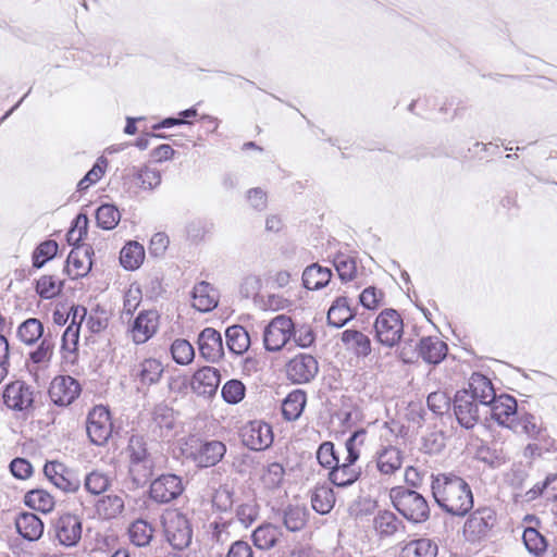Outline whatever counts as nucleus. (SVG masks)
<instances>
[{"instance_id":"nucleus-17","label":"nucleus","mask_w":557,"mask_h":557,"mask_svg":"<svg viewBox=\"0 0 557 557\" xmlns=\"http://www.w3.org/2000/svg\"><path fill=\"white\" fill-rule=\"evenodd\" d=\"M198 349L207 361L220 360L223 356V342L220 332L212 327L203 329L198 336Z\"/></svg>"},{"instance_id":"nucleus-35","label":"nucleus","mask_w":557,"mask_h":557,"mask_svg":"<svg viewBox=\"0 0 557 557\" xmlns=\"http://www.w3.org/2000/svg\"><path fill=\"white\" fill-rule=\"evenodd\" d=\"M437 545L430 539H419L407 543L400 557H435Z\"/></svg>"},{"instance_id":"nucleus-8","label":"nucleus","mask_w":557,"mask_h":557,"mask_svg":"<svg viewBox=\"0 0 557 557\" xmlns=\"http://www.w3.org/2000/svg\"><path fill=\"white\" fill-rule=\"evenodd\" d=\"M2 398L9 409L28 413L33 409L34 391L25 382L14 381L5 385Z\"/></svg>"},{"instance_id":"nucleus-53","label":"nucleus","mask_w":557,"mask_h":557,"mask_svg":"<svg viewBox=\"0 0 557 557\" xmlns=\"http://www.w3.org/2000/svg\"><path fill=\"white\" fill-rule=\"evenodd\" d=\"M246 393V387L239 380H230L222 386V397L225 403L236 405L240 403Z\"/></svg>"},{"instance_id":"nucleus-37","label":"nucleus","mask_w":557,"mask_h":557,"mask_svg":"<svg viewBox=\"0 0 557 557\" xmlns=\"http://www.w3.org/2000/svg\"><path fill=\"white\" fill-rule=\"evenodd\" d=\"M335 504L334 492L330 486L320 485L317 486L311 495V505L312 508L321 513H329Z\"/></svg>"},{"instance_id":"nucleus-10","label":"nucleus","mask_w":557,"mask_h":557,"mask_svg":"<svg viewBox=\"0 0 557 557\" xmlns=\"http://www.w3.org/2000/svg\"><path fill=\"white\" fill-rule=\"evenodd\" d=\"M184 491L182 479L175 474H162L150 484L152 500L166 504L176 499Z\"/></svg>"},{"instance_id":"nucleus-6","label":"nucleus","mask_w":557,"mask_h":557,"mask_svg":"<svg viewBox=\"0 0 557 557\" xmlns=\"http://www.w3.org/2000/svg\"><path fill=\"white\" fill-rule=\"evenodd\" d=\"M294 331L292 318L280 314L263 331V344L268 351H280L290 339Z\"/></svg>"},{"instance_id":"nucleus-7","label":"nucleus","mask_w":557,"mask_h":557,"mask_svg":"<svg viewBox=\"0 0 557 557\" xmlns=\"http://www.w3.org/2000/svg\"><path fill=\"white\" fill-rule=\"evenodd\" d=\"M86 430L92 444L104 445L113 431L109 409L101 405L95 406L87 416Z\"/></svg>"},{"instance_id":"nucleus-43","label":"nucleus","mask_w":557,"mask_h":557,"mask_svg":"<svg viewBox=\"0 0 557 557\" xmlns=\"http://www.w3.org/2000/svg\"><path fill=\"white\" fill-rule=\"evenodd\" d=\"M129 540L136 546H146L153 535V528L146 520L138 519L128 528Z\"/></svg>"},{"instance_id":"nucleus-4","label":"nucleus","mask_w":557,"mask_h":557,"mask_svg":"<svg viewBox=\"0 0 557 557\" xmlns=\"http://www.w3.org/2000/svg\"><path fill=\"white\" fill-rule=\"evenodd\" d=\"M375 337L384 346L394 347L404 333V322L394 309L383 310L374 322Z\"/></svg>"},{"instance_id":"nucleus-3","label":"nucleus","mask_w":557,"mask_h":557,"mask_svg":"<svg viewBox=\"0 0 557 557\" xmlns=\"http://www.w3.org/2000/svg\"><path fill=\"white\" fill-rule=\"evenodd\" d=\"M127 453L133 481L138 485L145 484L152 475L154 462L147 450L144 437L132 435L128 441Z\"/></svg>"},{"instance_id":"nucleus-9","label":"nucleus","mask_w":557,"mask_h":557,"mask_svg":"<svg viewBox=\"0 0 557 557\" xmlns=\"http://www.w3.org/2000/svg\"><path fill=\"white\" fill-rule=\"evenodd\" d=\"M242 442L252 450H263L273 442L272 428L262 421H250L240 431Z\"/></svg>"},{"instance_id":"nucleus-51","label":"nucleus","mask_w":557,"mask_h":557,"mask_svg":"<svg viewBox=\"0 0 557 557\" xmlns=\"http://www.w3.org/2000/svg\"><path fill=\"white\" fill-rule=\"evenodd\" d=\"M171 355L178 364H189L195 357V350L191 344L186 339H175L171 345Z\"/></svg>"},{"instance_id":"nucleus-12","label":"nucleus","mask_w":557,"mask_h":557,"mask_svg":"<svg viewBox=\"0 0 557 557\" xmlns=\"http://www.w3.org/2000/svg\"><path fill=\"white\" fill-rule=\"evenodd\" d=\"M480 406L468 392L458 391L454 399V412L459 424L466 429L473 428L480 418Z\"/></svg>"},{"instance_id":"nucleus-5","label":"nucleus","mask_w":557,"mask_h":557,"mask_svg":"<svg viewBox=\"0 0 557 557\" xmlns=\"http://www.w3.org/2000/svg\"><path fill=\"white\" fill-rule=\"evenodd\" d=\"M164 533L168 542L175 549L182 550L191 542V529L185 515L176 510L163 516Z\"/></svg>"},{"instance_id":"nucleus-28","label":"nucleus","mask_w":557,"mask_h":557,"mask_svg":"<svg viewBox=\"0 0 557 557\" xmlns=\"http://www.w3.org/2000/svg\"><path fill=\"white\" fill-rule=\"evenodd\" d=\"M355 317V310L351 308L347 297H337L327 311V322L335 327L344 326Z\"/></svg>"},{"instance_id":"nucleus-42","label":"nucleus","mask_w":557,"mask_h":557,"mask_svg":"<svg viewBox=\"0 0 557 557\" xmlns=\"http://www.w3.org/2000/svg\"><path fill=\"white\" fill-rule=\"evenodd\" d=\"M515 432H522L530 438L539 440L543 433L542 423L536 417L530 413L521 414L516 422L513 428H510Z\"/></svg>"},{"instance_id":"nucleus-2","label":"nucleus","mask_w":557,"mask_h":557,"mask_svg":"<svg viewBox=\"0 0 557 557\" xmlns=\"http://www.w3.org/2000/svg\"><path fill=\"white\" fill-rule=\"evenodd\" d=\"M389 495L395 509L407 520L420 523L429 518L428 502L418 492L398 486L392 488Z\"/></svg>"},{"instance_id":"nucleus-40","label":"nucleus","mask_w":557,"mask_h":557,"mask_svg":"<svg viewBox=\"0 0 557 557\" xmlns=\"http://www.w3.org/2000/svg\"><path fill=\"white\" fill-rule=\"evenodd\" d=\"M44 334V325L36 318H29L20 324L17 327V337L18 339L26 344L33 345L39 338L42 337Z\"/></svg>"},{"instance_id":"nucleus-27","label":"nucleus","mask_w":557,"mask_h":557,"mask_svg":"<svg viewBox=\"0 0 557 557\" xmlns=\"http://www.w3.org/2000/svg\"><path fill=\"white\" fill-rule=\"evenodd\" d=\"M403 455L395 446H386L376 453V467L382 474L391 475L401 468Z\"/></svg>"},{"instance_id":"nucleus-14","label":"nucleus","mask_w":557,"mask_h":557,"mask_svg":"<svg viewBox=\"0 0 557 557\" xmlns=\"http://www.w3.org/2000/svg\"><path fill=\"white\" fill-rule=\"evenodd\" d=\"M491 417L502 426L513 428L517 414V401L512 396L495 397L486 407Z\"/></svg>"},{"instance_id":"nucleus-16","label":"nucleus","mask_w":557,"mask_h":557,"mask_svg":"<svg viewBox=\"0 0 557 557\" xmlns=\"http://www.w3.org/2000/svg\"><path fill=\"white\" fill-rule=\"evenodd\" d=\"M226 446L220 441H209L200 443L198 447L190 453L194 462L200 468L215 466L224 457Z\"/></svg>"},{"instance_id":"nucleus-61","label":"nucleus","mask_w":557,"mask_h":557,"mask_svg":"<svg viewBox=\"0 0 557 557\" xmlns=\"http://www.w3.org/2000/svg\"><path fill=\"white\" fill-rule=\"evenodd\" d=\"M59 246H37L33 252L34 268H42L49 260L53 259L58 253Z\"/></svg>"},{"instance_id":"nucleus-38","label":"nucleus","mask_w":557,"mask_h":557,"mask_svg":"<svg viewBox=\"0 0 557 557\" xmlns=\"http://www.w3.org/2000/svg\"><path fill=\"white\" fill-rule=\"evenodd\" d=\"M282 535L281 530L272 524H264L257 528L252 533V540L257 547L261 549L272 548Z\"/></svg>"},{"instance_id":"nucleus-62","label":"nucleus","mask_w":557,"mask_h":557,"mask_svg":"<svg viewBox=\"0 0 557 557\" xmlns=\"http://www.w3.org/2000/svg\"><path fill=\"white\" fill-rule=\"evenodd\" d=\"M428 406L436 414H442L449 408V397L444 392H433L428 396Z\"/></svg>"},{"instance_id":"nucleus-31","label":"nucleus","mask_w":557,"mask_h":557,"mask_svg":"<svg viewBox=\"0 0 557 557\" xmlns=\"http://www.w3.org/2000/svg\"><path fill=\"white\" fill-rule=\"evenodd\" d=\"M342 341L359 357H367L371 354V341L368 335L356 330H346L342 333Z\"/></svg>"},{"instance_id":"nucleus-19","label":"nucleus","mask_w":557,"mask_h":557,"mask_svg":"<svg viewBox=\"0 0 557 557\" xmlns=\"http://www.w3.org/2000/svg\"><path fill=\"white\" fill-rule=\"evenodd\" d=\"M220 384V372L213 367H202L197 370L191 379L193 391L201 396L211 397L216 393Z\"/></svg>"},{"instance_id":"nucleus-45","label":"nucleus","mask_w":557,"mask_h":557,"mask_svg":"<svg viewBox=\"0 0 557 557\" xmlns=\"http://www.w3.org/2000/svg\"><path fill=\"white\" fill-rule=\"evenodd\" d=\"M399 524V520L391 511L379 512L373 520L374 529L381 536L394 535L398 531Z\"/></svg>"},{"instance_id":"nucleus-25","label":"nucleus","mask_w":557,"mask_h":557,"mask_svg":"<svg viewBox=\"0 0 557 557\" xmlns=\"http://www.w3.org/2000/svg\"><path fill=\"white\" fill-rule=\"evenodd\" d=\"M15 528L18 534L27 541H37L44 533L42 521L32 512L20 513L15 519Z\"/></svg>"},{"instance_id":"nucleus-11","label":"nucleus","mask_w":557,"mask_h":557,"mask_svg":"<svg viewBox=\"0 0 557 557\" xmlns=\"http://www.w3.org/2000/svg\"><path fill=\"white\" fill-rule=\"evenodd\" d=\"M48 394L53 404L69 406L79 396L81 385L70 375H59L51 381Z\"/></svg>"},{"instance_id":"nucleus-58","label":"nucleus","mask_w":557,"mask_h":557,"mask_svg":"<svg viewBox=\"0 0 557 557\" xmlns=\"http://www.w3.org/2000/svg\"><path fill=\"white\" fill-rule=\"evenodd\" d=\"M284 468L278 462H272L262 474V482L269 488L277 487L284 478Z\"/></svg>"},{"instance_id":"nucleus-48","label":"nucleus","mask_w":557,"mask_h":557,"mask_svg":"<svg viewBox=\"0 0 557 557\" xmlns=\"http://www.w3.org/2000/svg\"><path fill=\"white\" fill-rule=\"evenodd\" d=\"M111 485V478L99 470L88 473L84 480L86 491L92 495L104 493Z\"/></svg>"},{"instance_id":"nucleus-50","label":"nucleus","mask_w":557,"mask_h":557,"mask_svg":"<svg viewBox=\"0 0 557 557\" xmlns=\"http://www.w3.org/2000/svg\"><path fill=\"white\" fill-rule=\"evenodd\" d=\"M121 218L120 211L113 205H102L97 209L96 220L103 230H112L116 226Z\"/></svg>"},{"instance_id":"nucleus-36","label":"nucleus","mask_w":557,"mask_h":557,"mask_svg":"<svg viewBox=\"0 0 557 557\" xmlns=\"http://www.w3.org/2000/svg\"><path fill=\"white\" fill-rule=\"evenodd\" d=\"M360 474V467L341 466L338 461L330 472V480L334 485L345 487L355 483L359 479Z\"/></svg>"},{"instance_id":"nucleus-22","label":"nucleus","mask_w":557,"mask_h":557,"mask_svg":"<svg viewBox=\"0 0 557 557\" xmlns=\"http://www.w3.org/2000/svg\"><path fill=\"white\" fill-rule=\"evenodd\" d=\"M92 246H73L66 259V269L71 276L86 275L92 265Z\"/></svg>"},{"instance_id":"nucleus-29","label":"nucleus","mask_w":557,"mask_h":557,"mask_svg":"<svg viewBox=\"0 0 557 557\" xmlns=\"http://www.w3.org/2000/svg\"><path fill=\"white\" fill-rule=\"evenodd\" d=\"M331 276L332 272L329 268L313 263L304 270L302 284L307 289L318 290L327 285Z\"/></svg>"},{"instance_id":"nucleus-54","label":"nucleus","mask_w":557,"mask_h":557,"mask_svg":"<svg viewBox=\"0 0 557 557\" xmlns=\"http://www.w3.org/2000/svg\"><path fill=\"white\" fill-rule=\"evenodd\" d=\"M88 218L79 213L73 221L71 228L66 234L67 244H81L87 237Z\"/></svg>"},{"instance_id":"nucleus-23","label":"nucleus","mask_w":557,"mask_h":557,"mask_svg":"<svg viewBox=\"0 0 557 557\" xmlns=\"http://www.w3.org/2000/svg\"><path fill=\"white\" fill-rule=\"evenodd\" d=\"M468 392L481 406L487 407L496 397L492 382L481 373H473L469 380Z\"/></svg>"},{"instance_id":"nucleus-13","label":"nucleus","mask_w":557,"mask_h":557,"mask_svg":"<svg viewBox=\"0 0 557 557\" xmlns=\"http://www.w3.org/2000/svg\"><path fill=\"white\" fill-rule=\"evenodd\" d=\"M319 366L311 355L299 354L286 364V373L290 381L297 384L310 382L318 373Z\"/></svg>"},{"instance_id":"nucleus-26","label":"nucleus","mask_w":557,"mask_h":557,"mask_svg":"<svg viewBox=\"0 0 557 557\" xmlns=\"http://www.w3.org/2000/svg\"><path fill=\"white\" fill-rule=\"evenodd\" d=\"M419 356L428 363H440L447 354V345L437 337L421 338L419 346Z\"/></svg>"},{"instance_id":"nucleus-59","label":"nucleus","mask_w":557,"mask_h":557,"mask_svg":"<svg viewBox=\"0 0 557 557\" xmlns=\"http://www.w3.org/2000/svg\"><path fill=\"white\" fill-rule=\"evenodd\" d=\"M52 484L65 493H74L78 491L81 481L65 467L64 473L59 475Z\"/></svg>"},{"instance_id":"nucleus-41","label":"nucleus","mask_w":557,"mask_h":557,"mask_svg":"<svg viewBox=\"0 0 557 557\" xmlns=\"http://www.w3.org/2000/svg\"><path fill=\"white\" fill-rule=\"evenodd\" d=\"M25 504L29 508L48 513L54 507V498L45 490H32L25 495Z\"/></svg>"},{"instance_id":"nucleus-15","label":"nucleus","mask_w":557,"mask_h":557,"mask_svg":"<svg viewBox=\"0 0 557 557\" xmlns=\"http://www.w3.org/2000/svg\"><path fill=\"white\" fill-rule=\"evenodd\" d=\"M55 534L60 544L75 546L82 537V521L72 513L62 515L55 522Z\"/></svg>"},{"instance_id":"nucleus-21","label":"nucleus","mask_w":557,"mask_h":557,"mask_svg":"<svg viewBox=\"0 0 557 557\" xmlns=\"http://www.w3.org/2000/svg\"><path fill=\"white\" fill-rule=\"evenodd\" d=\"M159 326V314L154 310L140 312L135 319L131 333L136 344H144L151 338Z\"/></svg>"},{"instance_id":"nucleus-44","label":"nucleus","mask_w":557,"mask_h":557,"mask_svg":"<svg viewBox=\"0 0 557 557\" xmlns=\"http://www.w3.org/2000/svg\"><path fill=\"white\" fill-rule=\"evenodd\" d=\"M63 287V281L55 275H42L36 282V293L44 299L58 296Z\"/></svg>"},{"instance_id":"nucleus-57","label":"nucleus","mask_w":557,"mask_h":557,"mask_svg":"<svg viewBox=\"0 0 557 557\" xmlns=\"http://www.w3.org/2000/svg\"><path fill=\"white\" fill-rule=\"evenodd\" d=\"M292 338L297 346L308 348L314 343L315 335L310 325L301 324L298 326L294 325Z\"/></svg>"},{"instance_id":"nucleus-32","label":"nucleus","mask_w":557,"mask_h":557,"mask_svg":"<svg viewBox=\"0 0 557 557\" xmlns=\"http://www.w3.org/2000/svg\"><path fill=\"white\" fill-rule=\"evenodd\" d=\"M79 341V324L70 323L62 336L61 351L66 362L75 363L77 359V345Z\"/></svg>"},{"instance_id":"nucleus-56","label":"nucleus","mask_w":557,"mask_h":557,"mask_svg":"<svg viewBox=\"0 0 557 557\" xmlns=\"http://www.w3.org/2000/svg\"><path fill=\"white\" fill-rule=\"evenodd\" d=\"M135 180L139 188L152 189L161 183V175L159 171L144 166L136 173Z\"/></svg>"},{"instance_id":"nucleus-47","label":"nucleus","mask_w":557,"mask_h":557,"mask_svg":"<svg viewBox=\"0 0 557 557\" xmlns=\"http://www.w3.org/2000/svg\"><path fill=\"white\" fill-rule=\"evenodd\" d=\"M96 508L99 516L112 519L123 511L124 500L119 495H108L98 502Z\"/></svg>"},{"instance_id":"nucleus-60","label":"nucleus","mask_w":557,"mask_h":557,"mask_svg":"<svg viewBox=\"0 0 557 557\" xmlns=\"http://www.w3.org/2000/svg\"><path fill=\"white\" fill-rule=\"evenodd\" d=\"M317 458L322 467L331 469L339 461V458L335 455L334 445L331 442H324L320 445Z\"/></svg>"},{"instance_id":"nucleus-46","label":"nucleus","mask_w":557,"mask_h":557,"mask_svg":"<svg viewBox=\"0 0 557 557\" xmlns=\"http://www.w3.org/2000/svg\"><path fill=\"white\" fill-rule=\"evenodd\" d=\"M145 246H123L120 252V262L126 270L138 269L145 259Z\"/></svg>"},{"instance_id":"nucleus-24","label":"nucleus","mask_w":557,"mask_h":557,"mask_svg":"<svg viewBox=\"0 0 557 557\" xmlns=\"http://www.w3.org/2000/svg\"><path fill=\"white\" fill-rule=\"evenodd\" d=\"M193 307L200 312H209L219 304V292L208 282H200L193 289Z\"/></svg>"},{"instance_id":"nucleus-18","label":"nucleus","mask_w":557,"mask_h":557,"mask_svg":"<svg viewBox=\"0 0 557 557\" xmlns=\"http://www.w3.org/2000/svg\"><path fill=\"white\" fill-rule=\"evenodd\" d=\"M494 513L490 509L474 511L466 521L463 532L471 541L484 537L494 524Z\"/></svg>"},{"instance_id":"nucleus-30","label":"nucleus","mask_w":557,"mask_h":557,"mask_svg":"<svg viewBox=\"0 0 557 557\" xmlns=\"http://www.w3.org/2000/svg\"><path fill=\"white\" fill-rule=\"evenodd\" d=\"M163 371V366L158 359L148 358L138 364L135 376L143 385H152L159 382Z\"/></svg>"},{"instance_id":"nucleus-55","label":"nucleus","mask_w":557,"mask_h":557,"mask_svg":"<svg viewBox=\"0 0 557 557\" xmlns=\"http://www.w3.org/2000/svg\"><path fill=\"white\" fill-rule=\"evenodd\" d=\"M522 539L527 549L534 555H540L546 548L545 539L534 528H527L523 531Z\"/></svg>"},{"instance_id":"nucleus-39","label":"nucleus","mask_w":557,"mask_h":557,"mask_svg":"<svg viewBox=\"0 0 557 557\" xmlns=\"http://www.w3.org/2000/svg\"><path fill=\"white\" fill-rule=\"evenodd\" d=\"M366 437L364 430L354 432L345 443L346 457L339 461L341 466L357 467L356 461L360 457V447L363 445Z\"/></svg>"},{"instance_id":"nucleus-64","label":"nucleus","mask_w":557,"mask_h":557,"mask_svg":"<svg viewBox=\"0 0 557 557\" xmlns=\"http://www.w3.org/2000/svg\"><path fill=\"white\" fill-rule=\"evenodd\" d=\"M11 473L21 480L29 478L33 473L32 465L23 458H15L10 463Z\"/></svg>"},{"instance_id":"nucleus-33","label":"nucleus","mask_w":557,"mask_h":557,"mask_svg":"<svg viewBox=\"0 0 557 557\" xmlns=\"http://www.w3.org/2000/svg\"><path fill=\"white\" fill-rule=\"evenodd\" d=\"M226 345L235 355H243L250 346L248 332L242 325H232L225 332Z\"/></svg>"},{"instance_id":"nucleus-52","label":"nucleus","mask_w":557,"mask_h":557,"mask_svg":"<svg viewBox=\"0 0 557 557\" xmlns=\"http://www.w3.org/2000/svg\"><path fill=\"white\" fill-rule=\"evenodd\" d=\"M334 267L342 281H351L357 274V261L354 257L338 255L334 259Z\"/></svg>"},{"instance_id":"nucleus-63","label":"nucleus","mask_w":557,"mask_h":557,"mask_svg":"<svg viewBox=\"0 0 557 557\" xmlns=\"http://www.w3.org/2000/svg\"><path fill=\"white\" fill-rule=\"evenodd\" d=\"M141 301V292L138 286L132 285L124 296L123 312L131 315Z\"/></svg>"},{"instance_id":"nucleus-49","label":"nucleus","mask_w":557,"mask_h":557,"mask_svg":"<svg viewBox=\"0 0 557 557\" xmlns=\"http://www.w3.org/2000/svg\"><path fill=\"white\" fill-rule=\"evenodd\" d=\"M359 302L368 310H376L385 305V293L375 286H368L360 293Z\"/></svg>"},{"instance_id":"nucleus-34","label":"nucleus","mask_w":557,"mask_h":557,"mask_svg":"<svg viewBox=\"0 0 557 557\" xmlns=\"http://www.w3.org/2000/svg\"><path fill=\"white\" fill-rule=\"evenodd\" d=\"M306 393L297 389L287 395L282 404V413L288 421L297 420L306 406Z\"/></svg>"},{"instance_id":"nucleus-1","label":"nucleus","mask_w":557,"mask_h":557,"mask_svg":"<svg viewBox=\"0 0 557 557\" xmlns=\"http://www.w3.org/2000/svg\"><path fill=\"white\" fill-rule=\"evenodd\" d=\"M432 493L441 508L450 515L463 516L473 507V496L469 484L451 473L432 476Z\"/></svg>"},{"instance_id":"nucleus-20","label":"nucleus","mask_w":557,"mask_h":557,"mask_svg":"<svg viewBox=\"0 0 557 557\" xmlns=\"http://www.w3.org/2000/svg\"><path fill=\"white\" fill-rule=\"evenodd\" d=\"M53 342L44 337L38 347L29 354L27 369L35 381H38L40 374L48 369L53 356Z\"/></svg>"}]
</instances>
